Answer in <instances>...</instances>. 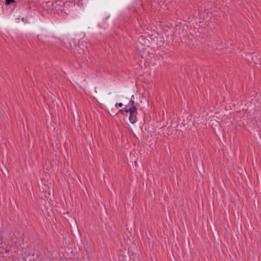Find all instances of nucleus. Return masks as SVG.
<instances>
[{
    "instance_id": "obj_4",
    "label": "nucleus",
    "mask_w": 261,
    "mask_h": 261,
    "mask_svg": "<svg viewBox=\"0 0 261 261\" xmlns=\"http://www.w3.org/2000/svg\"><path fill=\"white\" fill-rule=\"evenodd\" d=\"M129 105L130 106V108L129 109H133L134 108H136V107L135 105V101L133 100H130L129 102Z\"/></svg>"
},
{
    "instance_id": "obj_3",
    "label": "nucleus",
    "mask_w": 261,
    "mask_h": 261,
    "mask_svg": "<svg viewBox=\"0 0 261 261\" xmlns=\"http://www.w3.org/2000/svg\"><path fill=\"white\" fill-rule=\"evenodd\" d=\"M189 121L188 120V119H187V120H184L182 124L185 127L186 129H190L191 128L189 127Z\"/></svg>"
},
{
    "instance_id": "obj_6",
    "label": "nucleus",
    "mask_w": 261,
    "mask_h": 261,
    "mask_svg": "<svg viewBox=\"0 0 261 261\" xmlns=\"http://www.w3.org/2000/svg\"><path fill=\"white\" fill-rule=\"evenodd\" d=\"M13 2V0H6V4L9 5Z\"/></svg>"
},
{
    "instance_id": "obj_1",
    "label": "nucleus",
    "mask_w": 261,
    "mask_h": 261,
    "mask_svg": "<svg viewBox=\"0 0 261 261\" xmlns=\"http://www.w3.org/2000/svg\"><path fill=\"white\" fill-rule=\"evenodd\" d=\"M136 46L141 57L143 58H147L148 55V48L149 47V40L143 36H141L138 39Z\"/></svg>"
},
{
    "instance_id": "obj_2",
    "label": "nucleus",
    "mask_w": 261,
    "mask_h": 261,
    "mask_svg": "<svg viewBox=\"0 0 261 261\" xmlns=\"http://www.w3.org/2000/svg\"><path fill=\"white\" fill-rule=\"evenodd\" d=\"M126 113H129V120L132 123L134 124L137 121V115L138 114L137 108L129 109L124 110Z\"/></svg>"
},
{
    "instance_id": "obj_5",
    "label": "nucleus",
    "mask_w": 261,
    "mask_h": 261,
    "mask_svg": "<svg viewBox=\"0 0 261 261\" xmlns=\"http://www.w3.org/2000/svg\"><path fill=\"white\" fill-rule=\"evenodd\" d=\"M122 106H123V104L122 103H116L115 105V107L116 108L121 107Z\"/></svg>"
}]
</instances>
